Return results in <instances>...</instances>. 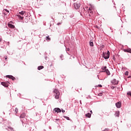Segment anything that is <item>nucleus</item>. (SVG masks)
<instances>
[{"label": "nucleus", "mask_w": 131, "mask_h": 131, "mask_svg": "<svg viewBox=\"0 0 131 131\" xmlns=\"http://www.w3.org/2000/svg\"><path fill=\"white\" fill-rule=\"evenodd\" d=\"M53 92L54 93V97L55 99H59V98H60V92L57 89H54Z\"/></svg>", "instance_id": "nucleus-1"}, {"label": "nucleus", "mask_w": 131, "mask_h": 131, "mask_svg": "<svg viewBox=\"0 0 131 131\" xmlns=\"http://www.w3.org/2000/svg\"><path fill=\"white\" fill-rule=\"evenodd\" d=\"M101 69L102 70H103V72H106L107 73V75H110V72H109V70L108 69H107V67H102L101 68Z\"/></svg>", "instance_id": "nucleus-2"}, {"label": "nucleus", "mask_w": 131, "mask_h": 131, "mask_svg": "<svg viewBox=\"0 0 131 131\" xmlns=\"http://www.w3.org/2000/svg\"><path fill=\"white\" fill-rule=\"evenodd\" d=\"M74 8L76 9V10H77L79 9V7H80V4L78 3H74Z\"/></svg>", "instance_id": "nucleus-3"}, {"label": "nucleus", "mask_w": 131, "mask_h": 131, "mask_svg": "<svg viewBox=\"0 0 131 131\" xmlns=\"http://www.w3.org/2000/svg\"><path fill=\"white\" fill-rule=\"evenodd\" d=\"M103 57L106 59H109L110 55H107L106 53H103L102 54Z\"/></svg>", "instance_id": "nucleus-4"}, {"label": "nucleus", "mask_w": 131, "mask_h": 131, "mask_svg": "<svg viewBox=\"0 0 131 131\" xmlns=\"http://www.w3.org/2000/svg\"><path fill=\"white\" fill-rule=\"evenodd\" d=\"M1 84H2V85L5 88H8V86H9V82H1Z\"/></svg>", "instance_id": "nucleus-5"}, {"label": "nucleus", "mask_w": 131, "mask_h": 131, "mask_svg": "<svg viewBox=\"0 0 131 131\" xmlns=\"http://www.w3.org/2000/svg\"><path fill=\"white\" fill-rule=\"evenodd\" d=\"M6 77L8 78H10V79H12V80H16V78H15L14 76L12 75H7L6 76Z\"/></svg>", "instance_id": "nucleus-6"}, {"label": "nucleus", "mask_w": 131, "mask_h": 131, "mask_svg": "<svg viewBox=\"0 0 131 131\" xmlns=\"http://www.w3.org/2000/svg\"><path fill=\"white\" fill-rule=\"evenodd\" d=\"M112 83H113V84H118V81L116 80V79H113L112 81H111Z\"/></svg>", "instance_id": "nucleus-7"}, {"label": "nucleus", "mask_w": 131, "mask_h": 131, "mask_svg": "<svg viewBox=\"0 0 131 131\" xmlns=\"http://www.w3.org/2000/svg\"><path fill=\"white\" fill-rule=\"evenodd\" d=\"M116 106L117 108H120L121 107V102L120 101L116 103Z\"/></svg>", "instance_id": "nucleus-8"}, {"label": "nucleus", "mask_w": 131, "mask_h": 131, "mask_svg": "<svg viewBox=\"0 0 131 131\" xmlns=\"http://www.w3.org/2000/svg\"><path fill=\"white\" fill-rule=\"evenodd\" d=\"M54 111H55V112H57V113H60V112H61V110L59 108H54Z\"/></svg>", "instance_id": "nucleus-9"}, {"label": "nucleus", "mask_w": 131, "mask_h": 131, "mask_svg": "<svg viewBox=\"0 0 131 131\" xmlns=\"http://www.w3.org/2000/svg\"><path fill=\"white\" fill-rule=\"evenodd\" d=\"M8 27H9V28H11L12 29H14V28H15V26L11 24H8Z\"/></svg>", "instance_id": "nucleus-10"}, {"label": "nucleus", "mask_w": 131, "mask_h": 131, "mask_svg": "<svg viewBox=\"0 0 131 131\" xmlns=\"http://www.w3.org/2000/svg\"><path fill=\"white\" fill-rule=\"evenodd\" d=\"M26 116V114L25 113H22L20 116V118H24Z\"/></svg>", "instance_id": "nucleus-11"}, {"label": "nucleus", "mask_w": 131, "mask_h": 131, "mask_svg": "<svg viewBox=\"0 0 131 131\" xmlns=\"http://www.w3.org/2000/svg\"><path fill=\"white\" fill-rule=\"evenodd\" d=\"M91 116H92V114L91 113H88L85 115V117H88V118H91Z\"/></svg>", "instance_id": "nucleus-12"}, {"label": "nucleus", "mask_w": 131, "mask_h": 131, "mask_svg": "<svg viewBox=\"0 0 131 131\" xmlns=\"http://www.w3.org/2000/svg\"><path fill=\"white\" fill-rule=\"evenodd\" d=\"M17 17L18 18H19V19H20L21 20H23V18H24L23 16L20 15H17Z\"/></svg>", "instance_id": "nucleus-13"}, {"label": "nucleus", "mask_w": 131, "mask_h": 131, "mask_svg": "<svg viewBox=\"0 0 131 131\" xmlns=\"http://www.w3.org/2000/svg\"><path fill=\"white\" fill-rule=\"evenodd\" d=\"M19 14L20 15H22V16H23V15H24V14H25V11H21V12H19Z\"/></svg>", "instance_id": "nucleus-14"}, {"label": "nucleus", "mask_w": 131, "mask_h": 131, "mask_svg": "<svg viewBox=\"0 0 131 131\" xmlns=\"http://www.w3.org/2000/svg\"><path fill=\"white\" fill-rule=\"evenodd\" d=\"M46 40H47V41H50V40H51V38H50L49 36H46Z\"/></svg>", "instance_id": "nucleus-15"}, {"label": "nucleus", "mask_w": 131, "mask_h": 131, "mask_svg": "<svg viewBox=\"0 0 131 131\" xmlns=\"http://www.w3.org/2000/svg\"><path fill=\"white\" fill-rule=\"evenodd\" d=\"M115 116H117V117H118L119 116V111L116 112V113L115 114Z\"/></svg>", "instance_id": "nucleus-16"}, {"label": "nucleus", "mask_w": 131, "mask_h": 131, "mask_svg": "<svg viewBox=\"0 0 131 131\" xmlns=\"http://www.w3.org/2000/svg\"><path fill=\"white\" fill-rule=\"evenodd\" d=\"M43 69V66H39L38 67V70H40L41 69Z\"/></svg>", "instance_id": "nucleus-17"}, {"label": "nucleus", "mask_w": 131, "mask_h": 131, "mask_svg": "<svg viewBox=\"0 0 131 131\" xmlns=\"http://www.w3.org/2000/svg\"><path fill=\"white\" fill-rule=\"evenodd\" d=\"M63 117H64V118H66V119H67V120H70V119L69 118V117H67L66 116H64Z\"/></svg>", "instance_id": "nucleus-18"}, {"label": "nucleus", "mask_w": 131, "mask_h": 131, "mask_svg": "<svg viewBox=\"0 0 131 131\" xmlns=\"http://www.w3.org/2000/svg\"><path fill=\"white\" fill-rule=\"evenodd\" d=\"M90 47H94V43L93 42H90Z\"/></svg>", "instance_id": "nucleus-19"}, {"label": "nucleus", "mask_w": 131, "mask_h": 131, "mask_svg": "<svg viewBox=\"0 0 131 131\" xmlns=\"http://www.w3.org/2000/svg\"><path fill=\"white\" fill-rule=\"evenodd\" d=\"M127 50V53H130L131 54V49L130 48H128Z\"/></svg>", "instance_id": "nucleus-20"}, {"label": "nucleus", "mask_w": 131, "mask_h": 131, "mask_svg": "<svg viewBox=\"0 0 131 131\" xmlns=\"http://www.w3.org/2000/svg\"><path fill=\"white\" fill-rule=\"evenodd\" d=\"M15 112H16V113H18V108L17 107L15 108Z\"/></svg>", "instance_id": "nucleus-21"}, {"label": "nucleus", "mask_w": 131, "mask_h": 131, "mask_svg": "<svg viewBox=\"0 0 131 131\" xmlns=\"http://www.w3.org/2000/svg\"><path fill=\"white\" fill-rule=\"evenodd\" d=\"M127 94L129 96H130V97H131V92H127Z\"/></svg>", "instance_id": "nucleus-22"}, {"label": "nucleus", "mask_w": 131, "mask_h": 131, "mask_svg": "<svg viewBox=\"0 0 131 131\" xmlns=\"http://www.w3.org/2000/svg\"><path fill=\"white\" fill-rule=\"evenodd\" d=\"M8 54H9V55H13V52H9L8 51Z\"/></svg>", "instance_id": "nucleus-23"}, {"label": "nucleus", "mask_w": 131, "mask_h": 131, "mask_svg": "<svg viewBox=\"0 0 131 131\" xmlns=\"http://www.w3.org/2000/svg\"><path fill=\"white\" fill-rule=\"evenodd\" d=\"M125 75H128V71L125 72Z\"/></svg>", "instance_id": "nucleus-24"}, {"label": "nucleus", "mask_w": 131, "mask_h": 131, "mask_svg": "<svg viewBox=\"0 0 131 131\" xmlns=\"http://www.w3.org/2000/svg\"><path fill=\"white\" fill-rule=\"evenodd\" d=\"M4 10L5 11V12H7V13H10V11L7 9H5Z\"/></svg>", "instance_id": "nucleus-25"}, {"label": "nucleus", "mask_w": 131, "mask_h": 131, "mask_svg": "<svg viewBox=\"0 0 131 131\" xmlns=\"http://www.w3.org/2000/svg\"><path fill=\"white\" fill-rule=\"evenodd\" d=\"M106 54H107L108 56H110V52H109V51H107V53H106Z\"/></svg>", "instance_id": "nucleus-26"}, {"label": "nucleus", "mask_w": 131, "mask_h": 131, "mask_svg": "<svg viewBox=\"0 0 131 131\" xmlns=\"http://www.w3.org/2000/svg\"><path fill=\"white\" fill-rule=\"evenodd\" d=\"M75 57H74V56H71L70 57V59H74Z\"/></svg>", "instance_id": "nucleus-27"}, {"label": "nucleus", "mask_w": 131, "mask_h": 131, "mask_svg": "<svg viewBox=\"0 0 131 131\" xmlns=\"http://www.w3.org/2000/svg\"><path fill=\"white\" fill-rule=\"evenodd\" d=\"M123 51L125 53H127V49H124Z\"/></svg>", "instance_id": "nucleus-28"}, {"label": "nucleus", "mask_w": 131, "mask_h": 131, "mask_svg": "<svg viewBox=\"0 0 131 131\" xmlns=\"http://www.w3.org/2000/svg\"><path fill=\"white\" fill-rule=\"evenodd\" d=\"M63 57V55H60V58L61 59V60H63L62 59Z\"/></svg>", "instance_id": "nucleus-29"}, {"label": "nucleus", "mask_w": 131, "mask_h": 131, "mask_svg": "<svg viewBox=\"0 0 131 131\" xmlns=\"http://www.w3.org/2000/svg\"><path fill=\"white\" fill-rule=\"evenodd\" d=\"M109 130V128H105L104 130L102 131H108Z\"/></svg>", "instance_id": "nucleus-30"}, {"label": "nucleus", "mask_w": 131, "mask_h": 131, "mask_svg": "<svg viewBox=\"0 0 131 131\" xmlns=\"http://www.w3.org/2000/svg\"><path fill=\"white\" fill-rule=\"evenodd\" d=\"M60 24H61V23H58L57 24V25L59 26V25H60Z\"/></svg>", "instance_id": "nucleus-31"}, {"label": "nucleus", "mask_w": 131, "mask_h": 131, "mask_svg": "<svg viewBox=\"0 0 131 131\" xmlns=\"http://www.w3.org/2000/svg\"><path fill=\"white\" fill-rule=\"evenodd\" d=\"M67 51H68V52H69V51H70V49L67 48Z\"/></svg>", "instance_id": "nucleus-32"}, {"label": "nucleus", "mask_w": 131, "mask_h": 131, "mask_svg": "<svg viewBox=\"0 0 131 131\" xmlns=\"http://www.w3.org/2000/svg\"><path fill=\"white\" fill-rule=\"evenodd\" d=\"M98 86H99V88H102V85L99 84V85H98Z\"/></svg>", "instance_id": "nucleus-33"}, {"label": "nucleus", "mask_w": 131, "mask_h": 131, "mask_svg": "<svg viewBox=\"0 0 131 131\" xmlns=\"http://www.w3.org/2000/svg\"><path fill=\"white\" fill-rule=\"evenodd\" d=\"M61 112H62V113H64L65 112V110H62Z\"/></svg>", "instance_id": "nucleus-34"}, {"label": "nucleus", "mask_w": 131, "mask_h": 131, "mask_svg": "<svg viewBox=\"0 0 131 131\" xmlns=\"http://www.w3.org/2000/svg\"><path fill=\"white\" fill-rule=\"evenodd\" d=\"M5 60H7L8 59V57L7 56H5Z\"/></svg>", "instance_id": "nucleus-35"}, {"label": "nucleus", "mask_w": 131, "mask_h": 131, "mask_svg": "<svg viewBox=\"0 0 131 131\" xmlns=\"http://www.w3.org/2000/svg\"><path fill=\"white\" fill-rule=\"evenodd\" d=\"M122 70H123V69H125V67H122Z\"/></svg>", "instance_id": "nucleus-36"}, {"label": "nucleus", "mask_w": 131, "mask_h": 131, "mask_svg": "<svg viewBox=\"0 0 131 131\" xmlns=\"http://www.w3.org/2000/svg\"><path fill=\"white\" fill-rule=\"evenodd\" d=\"M26 23H28V21H26Z\"/></svg>", "instance_id": "nucleus-37"}, {"label": "nucleus", "mask_w": 131, "mask_h": 131, "mask_svg": "<svg viewBox=\"0 0 131 131\" xmlns=\"http://www.w3.org/2000/svg\"><path fill=\"white\" fill-rule=\"evenodd\" d=\"M2 42V39L0 38V42Z\"/></svg>", "instance_id": "nucleus-38"}, {"label": "nucleus", "mask_w": 131, "mask_h": 131, "mask_svg": "<svg viewBox=\"0 0 131 131\" xmlns=\"http://www.w3.org/2000/svg\"><path fill=\"white\" fill-rule=\"evenodd\" d=\"M91 113H93V112L92 111H90Z\"/></svg>", "instance_id": "nucleus-39"}, {"label": "nucleus", "mask_w": 131, "mask_h": 131, "mask_svg": "<svg viewBox=\"0 0 131 131\" xmlns=\"http://www.w3.org/2000/svg\"><path fill=\"white\" fill-rule=\"evenodd\" d=\"M55 120H59V119H55Z\"/></svg>", "instance_id": "nucleus-40"}, {"label": "nucleus", "mask_w": 131, "mask_h": 131, "mask_svg": "<svg viewBox=\"0 0 131 131\" xmlns=\"http://www.w3.org/2000/svg\"><path fill=\"white\" fill-rule=\"evenodd\" d=\"M98 1H100V0H98Z\"/></svg>", "instance_id": "nucleus-41"}]
</instances>
